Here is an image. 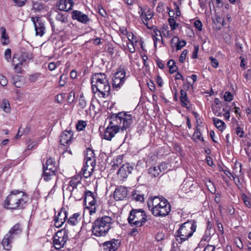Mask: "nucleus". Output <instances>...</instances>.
I'll return each instance as SVG.
<instances>
[{
	"mask_svg": "<svg viewBox=\"0 0 251 251\" xmlns=\"http://www.w3.org/2000/svg\"><path fill=\"white\" fill-rule=\"evenodd\" d=\"M92 89L94 94L105 99L110 95V86L107 75L104 73L93 74L91 77Z\"/></svg>",
	"mask_w": 251,
	"mask_h": 251,
	"instance_id": "f257e3e1",
	"label": "nucleus"
},
{
	"mask_svg": "<svg viewBox=\"0 0 251 251\" xmlns=\"http://www.w3.org/2000/svg\"><path fill=\"white\" fill-rule=\"evenodd\" d=\"M148 206L152 215L156 217H165L171 210V204L163 197L151 198L148 202Z\"/></svg>",
	"mask_w": 251,
	"mask_h": 251,
	"instance_id": "f03ea898",
	"label": "nucleus"
},
{
	"mask_svg": "<svg viewBox=\"0 0 251 251\" xmlns=\"http://www.w3.org/2000/svg\"><path fill=\"white\" fill-rule=\"evenodd\" d=\"M27 200V196L22 192L14 190L4 200L3 206L7 209H23L25 206Z\"/></svg>",
	"mask_w": 251,
	"mask_h": 251,
	"instance_id": "7ed1b4c3",
	"label": "nucleus"
},
{
	"mask_svg": "<svg viewBox=\"0 0 251 251\" xmlns=\"http://www.w3.org/2000/svg\"><path fill=\"white\" fill-rule=\"evenodd\" d=\"M113 219L108 216H103L97 218L93 223L92 232L93 235L97 236H105L112 227Z\"/></svg>",
	"mask_w": 251,
	"mask_h": 251,
	"instance_id": "20e7f679",
	"label": "nucleus"
},
{
	"mask_svg": "<svg viewBox=\"0 0 251 251\" xmlns=\"http://www.w3.org/2000/svg\"><path fill=\"white\" fill-rule=\"evenodd\" d=\"M197 227V222L194 220H187L182 224L175 233L176 240L179 243L188 240L193 236Z\"/></svg>",
	"mask_w": 251,
	"mask_h": 251,
	"instance_id": "39448f33",
	"label": "nucleus"
},
{
	"mask_svg": "<svg viewBox=\"0 0 251 251\" xmlns=\"http://www.w3.org/2000/svg\"><path fill=\"white\" fill-rule=\"evenodd\" d=\"M109 119L113 120L117 125L122 124L120 129L123 131L129 128L133 122L132 115L125 111L112 114Z\"/></svg>",
	"mask_w": 251,
	"mask_h": 251,
	"instance_id": "423d86ee",
	"label": "nucleus"
},
{
	"mask_svg": "<svg viewBox=\"0 0 251 251\" xmlns=\"http://www.w3.org/2000/svg\"><path fill=\"white\" fill-rule=\"evenodd\" d=\"M127 220L131 226L141 227L147 221V215L142 209H132L129 212Z\"/></svg>",
	"mask_w": 251,
	"mask_h": 251,
	"instance_id": "0eeeda50",
	"label": "nucleus"
},
{
	"mask_svg": "<svg viewBox=\"0 0 251 251\" xmlns=\"http://www.w3.org/2000/svg\"><path fill=\"white\" fill-rule=\"evenodd\" d=\"M22 231V226L19 223L16 224L10 228L9 232L4 236L1 242L5 250H10L11 244L15 238L21 233Z\"/></svg>",
	"mask_w": 251,
	"mask_h": 251,
	"instance_id": "6e6552de",
	"label": "nucleus"
},
{
	"mask_svg": "<svg viewBox=\"0 0 251 251\" xmlns=\"http://www.w3.org/2000/svg\"><path fill=\"white\" fill-rule=\"evenodd\" d=\"M69 230L67 229V225L65 227L58 231L53 237V243L56 250L63 248L68 239Z\"/></svg>",
	"mask_w": 251,
	"mask_h": 251,
	"instance_id": "1a4fd4ad",
	"label": "nucleus"
},
{
	"mask_svg": "<svg viewBox=\"0 0 251 251\" xmlns=\"http://www.w3.org/2000/svg\"><path fill=\"white\" fill-rule=\"evenodd\" d=\"M126 72L124 68L120 67L113 77L112 87L116 90L121 88L126 79Z\"/></svg>",
	"mask_w": 251,
	"mask_h": 251,
	"instance_id": "9d476101",
	"label": "nucleus"
},
{
	"mask_svg": "<svg viewBox=\"0 0 251 251\" xmlns=\"http://www.w3.org/2000/svg\"><path fill=\"white\" fill-rule=\"evenodd\" d=\"M109 124L105 130L103 138L105 140L111 141L119 131L120 127L113 120L109 119Z\"/></svg>",
	"mask_w": 251,
	"mask_h": 251,
	"instance_id": "9b49d317",
	"label": "nucleus"
},
{
	"mask_svg": "<svg viewBox=\"0 0 251 251\" xmlns=\"http://www.w3.org/2000/svg\"><path fill=\"white\" fill-rule=\"evenodd\" d=\"M31 20L34 26L36 36H43L46 32L45 21L39 16L32 17Z\"/></svg>",
	"mask_w": 251,
	"mask_h": 251,
	"instance_id": "f8f14e48",
	"label": "nucleus"
},
{
	"mask_svg": "<svg viewBox=\"0 0 251 251\" xmlns=\"http://www.w3.org/2000/svg\"><path fill=\"white\" fill-rule=\"evenodd\" d=\"M72 18L74 20H76L78 22L85 25L90 21L88 15L77 10L72 11Z\"/></svg>",
	"mask_w": 251,
	"mask_h": 251,
	"instance_id": "ddd939ff",
	"label": "nucleus"
},
{
	"mask_svg": "<svg viewBox=\"0 0 251 251\" xmlns=\"http://www.w3.org/2000/svg\"><path fill=\"white\" fill-rule=\"evenodd\" d=\"M121 242L119 240L113 239L102 244L104 251H116L119 247Z\"/></svg>",
	"mask_w": 251,
	"mask_h": 251,
	"instance_id": "4468645a",
	"label": "nucleus"
},
{
	"mask_svg": "<svg viewBox=\"0 0 251 251\" xmlns=\"http://www.w3.org/2000/svg\"><path fill=\"white\" fill-rule=\"evenodd\" d=\"M127 189L126 187H117L114 193V198L116 201H122L127 198Z\"/></svg>",
	"mask_w": 251,
	"mask_h": 251,
	"instance_id": "2eb2a0df",
	"label": "nucleus"
},
{
	"mask_svg": "<svg viewBox=\"0 0 251 251\" xmlns=\"http://www.w3.org/2000/svg\"><path fill=\"white\" fill-rule=\"evenodd\" d=\"M134 167V165H130L129 163H126L119 169L118 174L124 178L126 177L132 173Z\"/></svg>",
	"mask_w": 251,
	"mask_h": 251,
	"instance_id": "dca6fc26",
	"label": "nucleus"
},
{
	"mask_svg": "<svg viewBox=\"0 0 251 251\" xmlns=\"http://www.w3.org/2000/svg\"><path fill=\"white\" fill-rule=\"evenodd\" d=\"M73 5V0H60L56 3V6L60 11H68L72 9Z\"/></svg>",
	"mask_w": 251,
	"mask_h": 251,
	"instance_id": "f3484780",
	"label": "nucleus"
},
{
	"mask_svg": "<svg viewBox=\"0 0 251 251\" xmlns=\"http://www.w3.org/2000/svg\"><path fill=\"white\" fill-rule=\"evenodd\" d=\"M73 134L71 130H65L60 135V142L61 145H65L71 142Z\"/></svg>",
	"mask_w": 251,
	"mask_h": 251,
	"instance_id": "a211bd4d",
	"label": "nucleus"
},
{
	"mask_svg": "<svg viewBox=\"0 0 251 251\" xmlns=\"http://www.w3.org/2000/svg\"><path fill=\"white\" fill-rule=\"evenodd\" d=\"M24 62L20 55L16 54L13 55L12 63L14 66V69L16 72L18 73L21 72L22 67Z\"/></svg>",
	"mask_w": 251,
	"mask_h": 251,
	"instance_id": "6ab92c4d",
	"label": "nucleus"
},
{
	"mask_svg": "<svg viewBox=\"0 0 251 251\" xmlns=\"http://www.w3.org/2000/svg\"><path fill=\"white\" fill-rule=\"evenodd\" d=\"M70 197H73L75 201H80L85 195L83 186H80L78 189L71 191Z\"/></svg>",
	"mask_w": 251,
	"mask_h": 251,
	"instance_id": "aec40b11",
	"label": "nucleus"
},
{
	"mask_svg": "<svg viewBox=\"0 0 251 251\" xmlns=\"http://www.w3.org/2000/svg\"><path fill=\"white\" fill-rule=\"evenodd\" d=\"M84 202L87 204L88 202V205L90 206H95L96 204V198L94 194L90 191L87 190L85 191L84 195Z\"/></svg>",
	"mask_w": 251,
	"mask_h": 251,
	"instance_id": "412c9836",
	"label": "nucleus"
},
{
	"mask_svg": "<svg viewBox=\"0 0 251 251\" xmlns=\"http://www.w3.org/2000/svg\"><path fill=\"white\" fill-rule=\"evenodd\" d=\"M42 177L44 180L48 181L51 179H55L56 182L58 180V177L56 176L57 171H49L47 169H43Z\"/></svg>",
	"mask_w": 251,
	"mask_h": 251,
	"instance_id": "4be33fe9",
	"label": "nucleus"
},
{
	"mask_svg": "<svg viewBox=\"0 0 251 251\" xmlns=\"http://www.w3.org/2000/svg\"><path fill=\"white\" fill-rule=\"evenodd\" d=\"M42 169H47L49 171H58V166L54 159L50 157L45 164H43Z\"/></svg>",
	"mask_w": 251,
	"mask_h": 251,
	"instance_id": "5701e85b",
	"label": "nucleus"
},
{
	"mask_svg": "<svg viewBox=\"0 0 251 251\" xmlns=\"http://www.w3.org/2000/svg\"><path fill=\"white\" fill-rule=\"evenodd\" d=\"M69 186L67 190L70 192L73 190L78 189L80 186H83L80 182V180L77 177H72L69 182Z\"/></svg>",
	"mask_w": 251,
	"mask_h": 251,
	"instance_id": "b1692460",
	"label": "nucleus"
},
{
	"mask_svg": "<svg viewBox=\"0 0 251 251\" xmlns=\"http://www.w3.org/2000/svg\"><path fill=\"white\" fill-rule=\"evenodd\" d=\"M180 104L182 107H186L187 109H189L188 104L190 103V101L187 97V92L183 90H181L180 91Z\"/></svg>",
	"mask_w": 251,
	"mask_h": 251,
	"instance_id": "393cba45",
	"label": "nucleus"
},
{
	"mask_svg": "<svg viewBox=\"0 0 251 251\" xmlns=\"http://www.w3.org/2000/svg\"><path fill=\"white\" fill-rule=\"evenodd\" d=\"M80 219L81 216L80 213H75L69 218L67 221V223L72 226H74L78 223V222L80 221Z\"/></svg>",
	"mask_w": 251,
	"mask_h": 251,
	"instance_id": "a878e982",
	"label": "nucleus"
},
{
	"mask_svg": "<svg viewBox=\"0 0 251 251\" xmlns=\"http://www.w3.org/2000/svg\"><path fill=\"white\" fill-rule=\"evenodd\" d=\"M54 218L60 222L63 221V223H64L67 219V211L65 209L62 208L57 215L54 216Z\"/></svg>",
	"mask_w": 251,
	"mask_h": 251,
	"instance_id": "bb28decb",
	"label": "nucleus"
},
{
	"mask_svg": "<svg viewBox=\"0 0 251 251\" xmlns=\"http://www.w3.org/2000/svg\"><path fill=\"white\" fill-rule=\"evenodd\" d=\"M0 31L1 32V42L3 45H7L9 43V39L6 33V29L4 27H1Z\"/></svg>",
	"mask_w": 251,
	"mask_h": 251,
	"instance_id": "cd10ccee",
	"label": "nucleus"
},
{
	"mask_svg": "<svg viewBox=\"0 0 251 251\" xmlns=\"http://www.w3.org/2000/svg\"><path fill=\"white\" fill-rule=\"evenodd\" d=\"M213 122L215 126L220 131H223L226 127L225 123L222 120L216 118H213Z\"/></svg>",
	"mask_w": 251,
	"mask_h": 251,
	"instance_id": "c85d7f7f",
	"label": "nucleus"
},
{
	"mask_svg": "<svg viewBox=\"0 0 251 251\" xmlns=\"http://www.w3.org/2000/svg\"><path fill=\"white\" fill-rule=\"evenodd\" d=\"M47 7L41 2H33L32 10L36 12L41 11L43 10H46Z\"/></svg>",
	"mask_w": 251,
	"mask_h": 251,
	"instance_id": "c756f323",
	"label": "nucleus"
},
{
	"mask_svg": "<svg viewBox=\"0 0 251 251\" xmlns=\"http://www.w3.org/2000/svg\"><path fill=\"white\" fill-rule=\"evenodd\" d=\"M55 20L59 22H61V24H66L68 22V17L66 14H63L60 12H56L55 16Z\"/></svg>",
	"mask_w": 251,
	"mask_h": 251,
	"instance_id": "7c9ffc66",
	"label": "nucleus"
},
{
	"mask_svg": "<svg viewBox=\"0 0 251 251\" xmlns=\"http://www.w3.org/2000/svg\"><path fill=\"white\" fill-rule=\"evenodd\" d=\"M176 42V48L177 50H179L182 49L184 46H185L186 42L185 40H179L177 37H174L171 39V43Z\"/></svg>",
	"mask_w": 251,
	"mask_h": 251,
	"instance_id": "2f4dec72",
	"label": "nucleus"
},
{
	"mask_svg": "<svg viewBox=\"0 0 251 251\" xmlns=\"http://www.w3.org/2000/svg\"><path fill=\"white\" fill-rule=\"evenodd\" d=\"M141 11H142V14L140 16L141 19L144 24L146 25L149 29H150L151 27L148 26V21L152 18L153 15H149L148 16L144 15V10L143 8H141Z\"/></svg>",
	"mask_w": 251,
	"mask_h": 251,
	"instance_id": "473e14b6",
	"label": "nucleus"
},
{
	"mask_svg": "<svg viewBox=\"0 0 251 251\" xmlns=\"http://www.w3.org/2000/svg\"><path fill=\"white\" fill-rule=\"evenodd\" d=\"M20 56L22 58V60L24 62L31 60L33 59L32 53L29 51L22 50Z\"/></svg>",
	"mask_w": 251,
	"mask_h": 251,
	"instance_id": "72a5a7b5",
	"label": "nucleus"
},
{
	"mask_svg": "<svg viewBox=\"0 0 251 251\" xmlns=\"http://www.w3.org/2000/svg\"><path fill=\"white\" fill-rule=\"evenodd\" d=\"M0 108L7 113H10L11 107L9 102L6 99L3 100L2 102H0Z\"/></svg>",
	"mask_w": 251,
	"mask_h": 251,
	"instance_id": "f704fd0d",
	"label": "nucleus"
},
{
	"mask_svg": "<svg viewBox=\"0 0 251 251\" xmlns=\"http://www.w3.org/2000/svg\"><path fill=\"white\" fill-rule=\"evenodd\" d=\"M167 65L169 68V72L171 74L176 72L177 70V67L176 65V63L173 59H171L168 62Z\"/></svg>",
	"mask_w": 251,
	"mask_h": 251,
	"instance_id": "c9c22d12",
	"label": "nucleus"
},
{
	"mask_svg": "<svg viewBox=\"0 0 251 251\" xmlns=\"http://www.w3.org/2000/svg\"><path fill=\"white\" fill-rule=\"evenodd\" d=\"M149 173L154 177H156L161 173L160 169L158 166H151L149 169Z\"/></svg>",
	"mask_w": 251,
	"mask_h": 251,
	"instance_id": "e433bc0d",
	"label": "nucleus"
},
{
	"mask_svg": "<svg viewBox=\"0 0 251 251\" xmlns=\"http://www.w3.org/2000/svg\"><path fill=\"white\" fill-rule=\"evenodd\" d=\"M85 160V163L83 167H86L89 169H95L96 162V159H93V158L91 159H87Z\"/></svg>",
	"mask_w": 251,
	"mask_h": 251,
	"instance_id": "4c0bfd02",
	"label": "nucleus"
},
{
	"mask_svg": "<svg viewBox=\"0 0 251 251\" xmlns=\"http://www.w3.org/2000/svg\"><path fill=\"white\" fill-rule=\"evenodd\" d=\"M94 169H89L86 167H83L81 171L83 172V175L84 177L88 178L90 177L94 172Z\"/></svg>",
	"mask_w": 251,
	"mask_h": 251,
	"instance_id": "58836bf2",
	"label": "nucleus"
},
{
	"mask_svg": "<svg viewBox=\"0 0 251 251\" xmlns=\"http://www.w3.org/2000/svg\"><path fill=\"white\" fill-rule=\"evenodd\" d=\"M23 77L21 75H14L12 77V80L13 81V84L15 87L17 88H20V85H17L20 82H22Z\"/></svg>",
	"mask_w": 251,
	"mask_h": 251,
	"instance_id": "ea45409f",
	"label": "nucleus"
},
{
	"mask_svg": "<svg viewBox=\"0 0 251 251\" xmlns=\"http://www.w3.org/2000/svg\"><path fill=\"white\" fill-rule=\"evenodd\" d=\"M96 159L94 151L90 148H88L86 150V154L85 156V160L87 159Z\"/></svg>",
	"mask_w": 251,
	"mask_h": 251,
	"instance_id": "a19ab883",
	"label": "nucleus"
},
{
	"mask_svg": "<svg viewBox=\"0 0 251 251\" xmlns=\"http://www.w3.org/2000/svg\"><path fill=\"white\" fill-rule=\"evenodd\" d=\"M132 199L135 200L136 201L143 202L144 201V195L137 193L136 192H133Z\"/></svg>",
	"mask_w": 251,
	"mask_h": 251,
	"instance_id": "79ce46f5",
	"label": "nucleus"
},
{
	"mask_svg": "<svg viewBox=\"0 0 251 251\" xmlns=\"http://www.w3.org/2000/svg\"><path fill=\"white\" fill-rule=\"evenodd\" d=\"M87 106V101L83 95H81L79 99L78 106L81 109H84Z\"/></svg>",
	"mask_w": 251,
	"mask_h": 251,
	"instance_id": "37998d69",
	"label": "nucleus"
},
{
	"mask_svg": "<svg viewBox=\"0 0 251 251\" xmlns=\"http://www.w3.org/2000/svg\"><path fill=\"white\" fill-rule=\"evenodd\" d=\"M127 38L131 45L136 44V43L137 42L136 36L131 32H129Z\"/></svg>",
	"mask_w": 251,
	"mask_h": 251,
	"instance_id": "c03bdc74",
	"label": "nucleus"
},
{
	"mask_svg": "<svg viewBox=\"0 0 251 251\" xmlns=\"http://www.w3.org/2000/svg\"><path fill=\"white\" fill-rule=\"evenodd\" d=\"M168 23L172 30H175L178 26V24L176 23L175 19L170 18L168 19Z\"/></svg>",
	"mask_w": 251,
	"mask_h": 251,
	"instance_id": "a18cd8bd",
	"label": "nucleus"
},
{
	"mask_svg": "<svg viewBox=\"0 0 251 251\" xmlns=\"http://www.w3.org/2000/svg\"><path fill=\"white\" fill-rule=\"evenodd\" d=\"M87 123L84 121H79L76 125V129L78 131L83 130L86 126Z\"/></svg>",
	"mask_w": 251,
	"mask_h": 251,
	"instance_id": "49530a36",
	"label": "nucleus"
},
{
	"mask_svg": "<svg viewBox=\"0 0 251 251\" xmlns=\"http://www.w3.org/2000/svg\"><path fill=\"white\" fill-rule=\"evenodd\" d=\"M241 198L245 204L249 208L251 207V203L250 198L248 197V196L245 194H243L242 195Z\"/></svg>",
	"mask_w": 251,
	"mask_h": 251,
	"instance_id": "de8ad7c7",
	"label": "nucleus"
},
{
	"mask_svg": "<svg viewBox=\"0 0 251 251\" xmlns=\"http://www.w3.org/2000/svg\"><path fill=\"white\" fill-rule=\"evenodd\" d=\"M4 58L7 62H10L11 59V50L7 49L4 52Z\"/></svg>",
	"mask_w": 251,
	"mask_h": 251,
	"instance_id": "09e8293b",
	"label": "nucleus"
},
{
	"mask_svg": "<svg viewBox=\"0 0 251 251\" xmlns=\"http://www.w3.org/2000/svg\"><path fill=\"white\" fill-rule=\"evenodd\" d=\"M224 99L225 101H230L233 100V96L230 92H226L224 95Z\"/></svg>",
	"mask_w": 251,
	"mask_h": 251,
	"instance_id": "8fccbe9b",
	"label": "nucleus"
},
{
	"mask_svg": "<svg viewBox=\"0 0 251 251\" xmlns=\"http://www.w3.org/2000/svg\"><path fill=\"white\" fill-rule=\"evenodd\" d=\"M194 136L196 137V138L199 140L201 141L204 140L203 138L201 137V133L200 131V130L198 127L195 130Z\"/></svg>",
	"mask_w": 251,
	"mask_h": 251,
	"instance_id": "3c124183",
	"label": "nucleus"
},
{
	"mask_svg": "<svg viewBox=\"0 0 251 251\" xmlns=\"http://www.w3.org/2000/svg\"><path fill=\"white\" fill-rule=\"evenodd\" d=\"M8 80L6 77L0 74V84L2 86H5L7 84Z\"/></svg>",
	"mask_w": 251,
	"mask_h": 251,
	"instance_id": "603ef678",
	"label": "nucleus"
},
{
	"mask_svg": "<svg viewBox=\"0 0 251 251\" xmlns=\"http://www.w3.org/2000/svg\"><path fill=\"white\" fill-rule=\"evenodd\" d=\"M209 59L211 62V65L214 68H217L219 66V62L217 59L213 57L212 56L209 57Z\"/></svg>",
	"mask_w": 251,
	"mask_h": 251,
	"instance_id": "864d4df0",
	"label": "nucleus"
},
{
	"mask_svg": "<svg viewBox=\"0 0 251 251\" xmlns=\"http://www.w3.org/2000/svg\"><path fill=\"white\" fill-rule=\"evenodd\" d=\"M187 52L188 51L187 50H184L182 51L179 58V61L181 63L184 62V60L186 59Z\"/></svg>",
	"mask_w": 251,
	"mask_h": 251,
	"instance_id": "5fc2aeb1",
	"label": "nucleus"
},
{
	"mask_svg": "<svg viewBox=\"0 0 251 251\" xmlns=\"http://www.w3.org/2000/svg\"><path fill=\"white\" fill-rule=\"evenodd\" d=\"M211 235V230L206 229L205 231V234L203 236L202 239L204 241H207V240H209L210 239Z\"/></svg>",
	"mask_w": 251,
	"mask_h": 251,
	"instance_id": "6e6d98bb",
	"label": "nucleus"
},
{
	"mask_svg": "<svg viewBox=\"0 0 251 251\" xmlns=\"http://www.w3.org/2000/svg\"><path fill=\"white\" fill-rule=\"evenodd\" d=\"M49 20L50 23V24L51 28H52L53 32H56V31L57 32H58V31H60L62 30V29H59L58 28H56L55 25L54 24V22L52 21V20L51 18H49Z\"/></svg>",
	"mask_w": 251,
	"mask_h": 251,
	"instance_id": "4d7b16f0",
	"label": "nucleus"
},
{
	"mask_svg": "<svg viewBox=\"0 0 251 251\" xmlns=\"http://www.w3.org/2000/svg\"><path fill=\"white\" fill-rule=\"evenodd\" d=\"M236 133L240 138L243 137L244 132L241 127L238 126L236 128Z\"/></svg>",
	"mask_w": 251,
	"mask_h": 251,
	"instance_id": "13d9d810",
	"label": "nucleus"
},
{
	"mask_svg": "<svg viewBox=\"0 0 251 251\" xmlns=\"http://www.w3.org/2000/svg\"><path fill=\"white\" fill-rule=\"evenodd\" d=\"M165 237L164 234L162 232H158L155 235V239L157 241H160L164 239Z\"/></svg>",
	"mask_w": 251,
	"mask_h": 251,
	"instance_id": "bf43d9fd",
	"label": "nucleus"
},
{
	"mask_svg": "<svg viewBox=\"0 0 251 251\" xmlns=\"http://www.w3.org/2000/svg\"><path fill=\"white\" fill-rule=\"evenodd\" d=\"M195 26L197 28L199 31L202 30V23L200 20H197L195 21L194 23Z\"/></svg>",
	"mask_w": 251,
	"mask_h": 251,
	"instance_id": "052dcab7",
	"label": "nucleus"
},
{
	"mask_svg": "<svg viewBox=\"0 0 251 251\" xmlns=\"http://www.w3.org/2000/svg\"><path fill=\"white\" fill-rule=\"evenodd\" d=\"M39 75H40V74H35L30 75L29 76V80L31 82H35L37 80Z\"/></svg>",
	"mask_w": 251,
	"mask_h": 251,
	"instance_id": "680f3d73",
	"label": "nucleus"
},
{
	"mask_svg": "<svg viewBox=\"0 0 251 251\" xmlns=\"http://www.w3.org/2000/svg\"><path fill=\"white\" fill-rule=\"evenodd\" d=\"M199 46H194V51L193 52V54H192V58L193 59H195V58H197V57H198V51H199Z\"/></svg>",
	"mask_w": 251,
	"mask_h": 251,
	"instance_id": "e2e57ef3",
	"label": "nucleus"
},
{
	"mask_svg": "<svg viewBox=\"0 0 251 251\" xmlns=\"http://www.w3.org/2000/svg\"><path fill=\"white\" fill-rule=\"evenodd\" d=\"M54 226L56 227L59 228L62 226V225L64 224L63 222H60L58 221V219H56L55 218H54Z\"/></svg>",
	"mask_w": 251,
	"mask_h": 251,
	"instance_id": "0e129e2a",
	"label": "nucleus"
},
{
	"mask_svg": "<svg viewBox=\"0 0 251 251\" xmlns=\"http://www.w3.org/2000/svg\"><path fill=\"white\" fill-rule=\"evenodd\" d=\"M148 86L151 91L155 92L156 90L155 86L153 81L151 80L149 83H148Z\"/></svg>",
	"mask_w": 251,
	"mask_h": 251,
	"instance_id": "69168bd1",
	"label": "nucleus"
},
{
	"mask_svg": "<svg viewBox=\"0 0 251 251\" xmlns=\"http://www.w3.org/2000/svg\"><path fill=\"white\" fill-rule=\"evenodd\" d=\"M215 247L214 246L208 245H207L203 251H214Z\"/></svg>",
	"mask_w": 251,
	"mask_h": 251,
	"instance_id": "338daca9",
	"label": "nucleus"
},
{
	"mask_svg": "<svg viewBox=\"0 0 251 251\" xmlns=\"http://www.w3.org/2000/svg\"><path fill=\"white\" fill-rule=\"evenodd\" d=\"M170 251H180V250L177 246V243H172V248Z\"/></svg>",
	"mask_w": 251,
	"mask_h": 251,
	"instance_id": "774afa93",
	"label": "nucleus"
}]
</instances>
